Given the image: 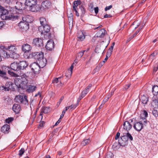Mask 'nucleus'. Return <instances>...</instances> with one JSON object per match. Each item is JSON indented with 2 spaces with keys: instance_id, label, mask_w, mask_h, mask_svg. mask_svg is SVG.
<instances>
[{
  "instance_id": "f257e3e1",
  "label": "nucleus",
  "mask_w": 158,
  "mask_h": 158,
  "mask_svg": "<svg viewBox=\"0 0 158 158\" xmlns=\"http://www.w3.org/2000/svg\"><path fill=\"white\" fill-rule=\"evenodd\" d=\"M28 66V63L25 61H20L19 62H14L10 64V68L12 70L16 71L18 74L23 76V71L26 69Z\"/></svg>"
},
{
  "instance_id": "f03ea898",
  "label": "nucleus",
  "mask_w": 158,
  "mask_h": 158,
  "mask_svg": "<svg viewBox=\"0 0 158 158\" xmlns=\"http://www.w3.org/2000/svg\"><path fill=\"white\" fill-rule=\"evenodd\" d=\"M32 56L36 59V62L41 68H43L46 65V59L44 57V53L42 52H33Z\"/></svg>"
},
{
  "instance_id": "7ed1b4c3",
  "label": "nucleus",
  "mask_w": 158,
  "mask_h": 158,
  "mask_svg": "<svg viewBox=\"0 0 158 158\" xmlns=\"http://www.w3.org/2000/svg\"><path fill=\"white\" fill-rule=\"evenodd\" d=\"M15 83L18 88L25 89L27 86L28 81L25 78L24 80L22 78H16L15 80Z\"/></svg>"
},
{
  "instance_id": "20e7f679",
  "label": "nucleus",
  "mask_w": 158,
  "mask_h": 158,
  "mask_svg": "<svg viewBox=\"0 0 158 158\" xmlns=\"http://www.w3.org/2000/svg\"><path fill=\"white\" fill-rule=\"evenodd\" d=\"M8 58L10 57L13 59H16L18 58L19 55L17 53V49L14 46H10L8 47Z\"/></svg>"
},
{
  "instance_id": "39448f33",
  "label": "nucleus",
  "mask_w": 158,
  "mask_h": 158,
  "mask_svg": "<svg viewBox=\"0 0 158 158\" xmlns=\"http://www.w3.org/2000/svg\"><path fill=\"white\" fill-rule=\"evenodd\" d=\"M50 29V27L47 24L44 26H40L38 28L39 31L41 32V34L44 35L45 38L49 36Z\"/></svg>"
},
{
  "instance_id": "423d86ee",
  "label": "nucleus",
  "mask_w": 158,
  "mask_h": 158,
  "mask_svg": "<svg viewBox=\"0 0 158 158\" xmlns=\"http://www.w3.org/2000/svg\"><path fill=\"white\" fill-rule=\"evenodd\" d=\"M15 99L16 102L19 103H22L26 105L28 104L27 97L25 95H24V97L21 95H16L15 97Z\"/></svg>"
},
{
  "instance_id": "0eeeda50",
  "label": "nucleus",
  "mask_w": 158,
  "mask_h": 158,
  "mask_svg": "<svg viewBox=\"0 0 158 158\" xmlns=\"http://www.w3.org/2000/svg\"><path fill=\"white\" fill-rule=\"evenodd\" d=\"M26 6H29V10L31 11H35V6L36 4V0H26L25 2Z\"/></svg>"
},
{
  "instance_id": "6e6552de",
  "label": "nucleus",
  "mask_w": 158,
  "mask_h": 158,
  "mask_svg": "<svg viewBox=\"0 0 158 158\" xmlns=\"http://www.w3.org/2000/svg\"><path fill=\"white\" fill-rule=\"evenodd\" d=\"M2 69H5V70L4 71H2L0 70V75L2 77H4V76L6 75L7 72L10 75L14 77H17L18 76V74L15 73L13 72H11L8 69L9 68L8 67L4 66L2 67Z\"/></svg>"
},
{
  "instance_id": "1a4fd4ad",
  "label": "nucleus",
  "mask_w": 158,
  "mask_h": 158,
  "mask_svg": "<svg viewBox=\"0 0 158 158\" xmlns=\"http://www.w3.org/2000/svg\"><path fill=\"white\" fill-rule=\"evenodd\" d=\"M1 17L3 20H11L13 18V16L12 15H8V11L3 8Z\"/></svg>"
},
{
  "instance_id": "9d476101",
  "label": "nucleus",
  "mask_w": 158,
  "mask_h": 158,
  "mask_svg": "<svg viewBox=\"0 0 158 158\" xmlns=\"http://www.w3.org/2000/svg\"><path fill=\"white\" fill-rule=\"evenodd\" d=\"M13 84L11 82H6L5 86H2L0 88L2 90L4 89L6 91H8L10 89H13Z\"/></svg>"
},
{
  "instance_id": "9b49d317",
  "label": "nucleus",
  "mask_w": 158,
  "mask_h": 158,
  "mask_svg": "<svg viewBox=\"0 0 158 158\" xmlns=\"http://www.w3.org/2000/svg\"><path fill=\"white\" fill-rule=\"evenodd\" d=\"M32 43L33 45L38 47H41L43 46V40L39 38L34 39Z\"/></svg>"
},
{
  "instance_id": "f8f14e48",
  "label": "nucleus",
  "mask_w": 158,
  "mask_h": 158,
  "mask_svg": "<svg viewBox=\"0 0 158 158\" xmlns=\"http://www.w3.org/2000/svg\"><path fill=\"white\" fill-rule=\"evenodd\" d=\"M30 67L32 71L35 73H37L40 70V67L37 63L34 62L31 64Z\"/></svg>"
},
{
  "instance_id": "ddd939ff",
  "label": "nucleus",
  "mask_w": 158,
  "mask_h": 158,
  "mask_svg": "<svg viewBox=\"0 0 158 158\" xmlns=\"http://www.w3.org/2000/svg\"><path fill=\"white\" fill-rule=\"evenodd\" d=\"M134 129L138 131H140L143 127V124L141 121L136 122L133 126Z\"/></svg>"
},
{
  "instance_id": "4468645a",
  "label": "nucleus",
  "mask_w": 158,
  "mask_h": 158,
  "mask_svg": "<svg viewBox=\"0 0 158 158\" xmlns=\"http://www.w3.org/2000/svg\"><path fill=\"white\" fill-rule=\"evenodd\" d=\"M19 26L21 28L26 31L29 28V23L23 21H21L19 23Z\"/></svg>"
},
{
  "instance_id": "2eb2a0df",
  "label": "nucleus",
  "mask_w": 158,
  "mask_h": 158,
  "mask_svg": "<svg viewBox=\"0 0 158 158\" xmlns=\"http://www.w3.org/2000/svg\"><path fill=\"white\" fill-rule=\"evenodd\" d=\"M54 42L52 40L48 41L46 45V49L49 51L52 50L54 48Z\"/></svg>"
},
{
  "instance_id": "dca6fc26",
  "label": "nucleus",
  "mask_w": 158,
  "mask_h": 158,
  "mask_svg": "<svg viewBox=\"0 0 158 158\" xmlns=\"http://www.w3.org/2000/svg\"><path fill=\"white\" fill-rule=\"evenodd\" d=\"M122 139H124L125 141H128L129 139L130 141L133 140V138L129 132L125 133L122 136Z\"/></svg>"
},
{
  "instance_id": "f3484780",
  "label": "nucleus",
  "mask_w": 158,
  "mask_h": 158,
  "mask_svg": "<svg viewBox=\"0 0 158 158\" xmlns=\"http://www.w3.org/2000/svg\"><path fill=\"white\" fill-rule=\"evenodd\" d=\"M107 45L105 47H103L102 45H101L100 46H97L95 49V52L97 53L102 52L103 51V53L104 51L107 46Z\"/></svg>"
},
{
  "instance_id": "a211bd4d",
  "label": "nucleus",
  "mask_w": 158,
  "mask_h": 158,
  "mask_svg": "<svg viewBox=\"0 0 158 158\" xmlns=\"http://www.w3.org/2000/svg\"><path fill=\"white\" fill-rule=\"evenodd\" d=\"M22 48L25 52H28L31 49V47L29 44H26L23 45Z\"/></svg>"
},
{
  "instance_id": "6ab92c4d",
  "label": "nucleus",
  "mask_w": 158,
  "mask_h": 158,
  "mask_svg": "<svg viewBox=\"0 0 158 158\" xmlns=\"http://www.w3.org/2000/svg\"><path fill=\"white\" fill-rule=\"evenodd\" d=\"M123 128L127 131L131 129L132 127V125L130 123L127 121H125L123 124Z\"/></svg>"
},
{
  "instance_id": "aec40b11",
  "label": "nucleus",
  "mask_w": 158,
  "mask_h": 158,
  "mask_svg": "<svg viewBox=\"0 0 158 158\" xmlns=\"http://www.w3.org/2000/svg\"><path fill=\"white\" fill-rule=\"evenodd\" d=\"M51 2L48 1H45L43 2L41 4L42 6L44 9H47L49 8L51 6Z\"/></svg>"
},
{
  "instance_id": "412c9836",
  "label": "nucleus",
  "mask_w": 158,
  "mask_h": 158,
  "mask_svg": "<svg viewBox=\"0 0 158 158\" xmlns=\"http://www.w3.org/2000/svg\"><path fill=\"white\" fill-rule=\"evenodd\" d=\"M0 54L2 58H8V52H7L4 50L2 49L0 50Z\"/></svg>"
},
{
  "instance_id": "4be33fe9",
  "label": "nucleus",
  "mask_w": 158,
  "mask_h": 158,
  "mask_svg": "<svg viewBox=\"0 0 158 158\" xmlns=\"http://www.w3.org/2000/svg\"><path fill=\"white\" fill-rule=\"evenodd\" d=\"M106 31L104 29H101L97 34V37L100 38H103L105 34Z\"/></svg>"
},
{
  "instance_id": "5701e85b",
  "label": "nucleus",
  "mask_w": 158,
  "mask_h": 158,
  "mask_svg": "<svg viewBox=\"0 0 158 158\" xmlns=\"http://www.w3.org/2000/svg\"><path fill=\"white\" fill-rule=\"evenodd\" d=\"M9 129L10 126L7 124H6L1 128V131L5 133H8Z\"/></svg>"
},
{
  "instance_id": "b1692460",
  "label": "nucleus",
  "mask_w": 158,
  "mask_h": 158,
  "mask_svg": "<svg viewBox=\"0 0 158 158\" xmlns=\"http://www.w3.org/2000/svg\"><path fill=\"white\" fill-rule=\"evenodd\" d=\"M12 109L15 113H18L20 110V107L19 104H14L13 105Z\"/></svg>"
},
{
  "instance_id": "393cba45",
  "label": "nucleus",
  "mask_w": 158,
  "mask_h": 158,
  "mask_svg": "<svg viewBox=\"0 0 158 158\" xmlns=\"http://www.w3.org/2000/svg\"><path fill=\"white\" fill-rule=\"evenodd\" d=\"M37 89L36 86L35 85H29L28 87V89H27V92L30 93H32Z\"/></svg>"
},
{
  "instance_id": "a878e982",
  "label": "nucleus",
  "mask_w": 158,
  "mask_h": 158,
  "mask_svg": "<svg viewBox=\"0 0 158 158\" xmlns=\"http://www.w3.org/2000/svg\"><path fill=\"white\" fill-rule=\"evenodd\" d=\"M79 11H81V16L83 17L85 13V8L82 6H79V8L78 9Z\"/></svg>"
},
{
  "instance_id": "bb28decb",
  "label": "nucleus",
  "mask_w": 158,
  "mask_h": 158,
  "mask_svg": "<svg viewBox=\"0 0 158 158\" xmlns=\"http://www.w3.org/2000/svg\"><path fill=\"white\" fill-rule=\"evenodd\" d=\"M31 17L30 16H25L24 17H23L22 20L21 21H23L24 22H27V23H30L31 22V20H30V19Z\"/></svg>"
},
{
  "instance_id": "cd10ccee",
  "label": "nucleus",
  "mask_w": 158,
  "mask_h": 158,
  "mask_svg": "<svg viewBox=\"0 0 158 158\" xmlns=\"http://www.w3.org/2000/svg\"><path fill=\"white\" fill-rule=\"evenodd\" d=\"M152 92L154 95L158 94V86L156 85H154L152 88Z\"/></svg>"
},
{
  "instance_id": "c85d7f7f",
  "label": "nucleus",
  "mask_w": 158,
  "mask_h": 158,
  "mask_svg": "<svg viewBox=\"0 0 158 158\" xmlns=\"http://www.w3.org/2000/svg\"><path fill=\"white\" fill-rule=\"evenodd\" d=\"M40 23L41 25L40 26H44L47 24V21L46 19L44 17H41L40 19Z\"/></svg>"
},
{
  "instance_id": "c756f323",
  "label": "nucleus",
  "mask_w": 158,
  "mask_h": 158,
  "mask_svg": "<svg viewBox=\"0 0 158 158\" xmlns=\"http://www.w3.org/2000/svg\"><path fill=\"white\" fill-rule=\"evenodd\" d=\"M122 136L121 137V139L118 140L119 144L121 146L124 147L127 143V141H125L124 139H122Z\"/></svg>"
},
{
  "instance_id": "7c9ffc66",
  "label": "nucleus",
  "mask_w": 158,
  "mask_h": 158,
  "mask_svg": "<svg viewBox=\"0 0 158 158\" xmlns=\"http://www.w3.org/2000/svg\"><path fill=\"white\" fill-rule=\"evenodd\" d=\"M77 38L79 40L81 41H83L85 39V36L83 34L82 32H80L78 33L77 35Z\"/></svg>"
},
{
  "instance_id": "2f4dec72",
  "label": "nucleus",
  "mask_w": 158,
  "mask_h": 158,
  "mask_svg": "<svg viewBox=\"0 0 158 158\" xmlns=\"http://www.w3.org/2000/svg\"><path fill=\"white\" fill-rule=\"evenodd\" d=\"M120 146H121L119 144L118 142H115L113 144L112 148L114 150H116L119 149Z\"/></svg>"
},
{
  "instance_id": "473e14b6",
  "label": "nucleus",
  "mask_w": 158,
  "mask_h": 158,
  "mask_svg": "<svg viewBox=\"0 0 158 158\" xmlns=\"http://www.w3.org/2000/svg\"><path fill=\"white\" fill-rule=\"evenodd\" d=\"M142 102L143 104H146L148 101V98L145 96H143L141 98Z\"/></svg>"
},
{
  "instance_id": "72a5a7b5",
  "label": "nucleus",
  "mask_w": 158,
  "mask_h": 158,
  "mask_svg": "<svg viewBox=\"0 0 158 158\" xmlns=\"http://www.w3.org/2000/svg\"><path fill=\"white\" fill-rule=\"evenodd\" d=\"M90 140L89 139L84 140L81 143V144L83 146H85L90 142Z\"/></svg>"
},
{
  "instance_id": "f704fd0d",
  "label": "nucleus",
  "mask_w": 158,
  "mask_h": 158,
  "mask_svg": "<svg viewBox=\"0 0 158 158\" xmlns=\"http://www.w3.org/2000/svg\"><path fill=\"white\" fill-rule=\"evenodd\" d=\"M68 21L69 27L70 26L72 27L73 23V18L72 15L71 16L69 17Z\"/></svg>"
},
{
  "instance_id": "c9c22d12",
  "label": "nucleus",
  "mask_w": 158,
  "mask_h": 158,
  "mask_svg": "<svg viewBox=\"0 0 158 158\" xmlns=\"http://www.w3.org/2000/svg\"><path fill=\"white\" fill-rule=\"evenodd\" d=\"M152 104L155 108H156L158 107V99H153L152 101Z\"/></svg>"
},
{
  "instance_id": "e433bc0d",
  "label": "nucleus",
  "mask_w": 158,
  "mask_h": 158,
  "mask_svg": "<svg viewBox=\"0 0 158 158\" xmlns=\"http://www.w3.org/2000/svg\"><path fill=\"white\" fill-rule=\"evenodd\" d=\"M3 100L6 103H9L11 102V99L8 96L4 97L3 98Z\"/></svg>"
},
{
  "instance_id": "4c0bfd02",
  "label": "nucleus",
  "mask_w": 158,
  "mask_h": 158,
  "mask_svg": "<svg viewBox=\"0 0 158 158\" xmlns=\"http://www.w3.org/2000/svg\"><path fill=\"white\" fill-rule=\"evenodd\" d=\"M114 156L113 154L111 152H108L106 156V158H113Z\"/></svg>"
},
{
  "instance_id": "58836bf2",
  "label": "nucleus",
  "mask_w": 158,
  "mask_h": 158,
  "mask_svg": "<svg viewBox=\"0 0 158 158\" xmlns=\"http://www.w3.org/2000/svg\"><path fill=\"white\" fill-rule=\"evenodd\" d=\"M89 48H88L87 50H83L80 52H79L78 54V57H79L80 58H81V57L82 56H83V54H84V53L85 52H87L89 50Z\"/></svg>"
},
{
  "instance_id": "ea45409f",
  "label": "nucleus",
  "mask_w": 158,
  "mask_h": 158,
  "mask_svg": "<svg viewBox=\"0 0 158 158\" xmlns=\"http://www.w3.org/2000/svg\"><path fill=\"white\" fill-rule=\"evenodd\" d=\"M89 90L87 89H85L83 90L81 93V94L83 95V96L85 97V95L88 93Z\"/></svg>"
},
{
  "instance_id": "a19ab883",
  "label": "nucleus",
  "mask_w": 158,
  "mask_h": 158,
  "mask_svg": "<svg viewBox=\"0 0 158 158\" xmlns=\"http://www.w3.org/2000/svg\"><path fill=\"white\" fill-rule=\"evenodd\" d=\"M25 152V150L24 148H22L19 151V155L21 156Z\"/></svg>"
},
{
  "instance_id": "79ce46f5",
  "label": "nucleus",
  "mask_w": 158,
  "mask_h": 158,
  "mask_svg": "<svg viewBox=\"0 0 158 158\" xmlns=\"http://www.w3.org/2000/svg\"><path fill=\"white\" fill-rule=\"evenodd\" d=\"M152 114L154 116L157 117H158V111L156 110H154L152 111Z\"/></svg>"
},
{
  "instance_id": "37998d69",
  "label": "nucleus",
  "mask_w": 158,
  "mask_h": 158,
  "mask_svg": "<svg viewBox=\"0 0 158 158\" xmlns=\"http://www.w3.org/2000/svg\"><path fill=\"white\" fill-rule=\"evenodd\" d=\"M14 120L13 118H8L6 119V123H9Z\"/></svg>"
},
{
  "instance_id": "c03bdc74",
  "label": "nucleus",
  "mask_w": 158,
  "mask_h": 158,
  "mask_svg": "<svg viewBox=\"0 0 158 158\" xmlns=\"http://www.w3.org/2000/svg\"><path fill=\"white\" fill-rule=\"evenodd\" d=\"M61 78V77H59L58 78H56L54 79L52 81V83H57L59 82V79H60Z\"/></svg>"
},
{
  "instance_id": "a18cd8bd",
  "label": "nucleus",
  "mask_w": 158,
  "mask_h": 158,
  "mask_svg": "<svg viewBox=\"0 0 158 158\" xmlns=\"http://www.w3.org/2000/svg\"><path fill=\"white\" fill-rule=\"evenodd\" d=\"M143 26H141L139 28V29L138 30H137L136 32H135V34H133V37H134L139 32V31L141 29H142V28H143Z\"/></svg>"
},
{
  "instance_id": "49530a36",
  "label": "nucleus",
  "mask_w": 158,
  "mask_h": 158,
  "mask_svg": "<svg viewBox=\"0 0 158 158\" xmlns=\"http://www.w3.org/2000/svg\"><path fill=\"white\" fill-rule=\"evenodd\" d=\"M77 1H74L73 3V10H76V8H77V6L76 4H77Z\"/></svg>"
},
{
  "instance_id": "de8ad7c7",
  "label": "nucleus",
  "mask_w": 158,
  "mask_h": 158,
  "mask_svg": "<svg viewBox=\"0 0 158 158\" xmlns=\"http://www.w3.org/2000/svg\"><path fill=\"white\" fill-rule=\"evenodd\" d=\"M84 97L83 96V95H82L81 94L80 96L78 98L77 100V105H78L79 102L81 99L82 98Z\"/></svg>"
},
{
  "instance_id": "09e8293b",
  "label": "nucleus",
  "mask_w": 158,
  "mask_h": 158,
  "mask_svg": "<svg viewBox=\"0 0 158 158\" xmlns=\"http://www.w3.org/2000/svg\"><path fill=\"white\" fill-rule=\"evenodd\" d=\"M158 69V63L156 64V66L154 67L153 70V72H156Z\"/></svg>"
},
{
  "instance_id": "8fccbe9b",
  "label": "nucleus",
  "mask_w": 158,
  "mask_h": 158,
  "mask_svg": "<svg viewBox=\"0 0 158 158\" xmlns=\"http://www.w3.org/2000/svg\"><path fill=\"white\" fill-rule=\"evenodd\" d=\"M112 7V5H110L109 6H106L105 9V11H107L108 10H109L110 9H111Z\"/></svg>"
},
{
  "instance_id": "3c124183",
  "label": "nucleus",
  "mask_w": 158,
  "mask_h": 158,
  "mask_svg": "<svg viewBox=\"0 0 158 158\" xmlns=\"http://www.w3.org/2000/svg\"><path fill=\"white\" fill-rule=\"evenodd\" d=\"M78 105L76 104H72L69 106V107L71 109H72L73 108H75Z\"/></svg>"
},
{
  "instance_id": "603ef678",
  "label": "nucleus",
  "mask_w": 158,
  "mask_h": 158,
  "mask_svg": "<svg viewBox=\"0 0 158 158\" xmlns=\"http://www.w3.org/2000/svg\"><path fill=\"white\" fill-rule=\"evenodd\" d=\"M49 111V108L48 107H45L44 110V112L45 113H48Z\"/></svg>"
},
{
  "instance_id": "864d4df0",
  "label": "nucleus",
  "mask_w": 158,
  "mask_h": 158,
  "mask_svg": "<svg viewBox=\"0 0 158 158\" xmlns=\"http://www.w3.org/2000/svg\"><path fill=\"white\" fill-rule=\"evenodd\" d=\"M143 115L145 118L147 117H148V113L146 110H144L143 111Z\"/></svg>"
},
{
  "instance_id": "5fc2aeb1",
  "label": "nucleus",
  "mask_w": 158,
  "mask_h": 158,
  "mask_svg": "<svg viewBox=\"0 0 158 158\" xmlns=\"http://www.w3.org/2000/svg\"><path fill=\"white\" fill-rule=\"evenodd\" d=\"M112 52L111 51H110L108 49L106 55H107L108 56H110L111 55Z\"/></svg>"
},
{
  "instance_id": "6e6d98bb",
  "label": "nucleus",
  "mask_w": 158,
  "mask_h": 158,
  "mask_svg": "<svg viewBox=\"0 0 158 158\" xmlns=\"http://www.w3.org/2000/svg\"><path fill=\"white\" fill-rule=\"evenodd\" d=\"M75 63H73L72 65L71 66V67H70V74L71 75L72 74V70H73V64H74Z\"/></svg>"
},
{
  "instance_id": "4d7b16f0",
  "label": "nucleus",
  "mask_w": 158,
  "mask_h": 158,
  "mask_svg": "<svg viewBox=\"0 0 158 158\" xmlns=\"http://www.w3.org/2000/svg\"><path fill=\"white\" fill-rule=\"evenodd\" d=\"M94 11L95 13L97 14L98 12V7H96L94 8Z\"/></svg>"
},
{
  "instance_id": "13d9d810",
  "label": "nucleus",
  "mask_w": 158,
  "mask_h": 158,
  "mask_svg": "<svg viewBox=\"0 0 158 158\" xmlns=\"http://www.w3.org/2000/svg\"><path fill=\"white\" fill-rule=\"evenodd\" d=\"M120 134L119 132H118L117 133L115 137V139H117L119 138V137L120 136Z\"/></svg>"
},
{
  "instance_id": "bf43d9fd",
  "label": "nucleus",
  "mask_w": 158,
  "mask_h": 158,
  "mask_svg": "<svg viewBox=\"0 0 158 158\" xmlns=\"http://www.w3.org/2000/svg\"><path fill=\"white\" fill-rule=\"evenodd\" d=\"M108 99L107 97L105 98L103 101L102 103L104 104L106 102L108 101Z\"/></svg>"
},
{
  "instance_id": "052dcab7",
  "label": "nucleus",
  "mask_w": 158,
  "mask_h": 158,
  "mask_svg": "<svg viewBox=\"0 0 158 158\" xmlns=\"http://www.w3.org/2000/svg\"><path fill=\"white\" fill-rule=\"evenodd\" d=\"M4 25V22H0V29L3 27Z\"/></svg>"
},
{
  "instance_id": "680f3d73",
  "label": "nucleus",
  "mask_w": 158,
  "mask_h": 158,
  "mask_svg": "<svg viewBox=\"0 0 158 158\" xmlns=\"http://www.w3.org/2000/svg\"><path fill=\"white\" fill-rule=\"evenodd\" d=\"M112 16L110 15L106 14L104 16V18H111Z\"/></svg>"
},
{
  "instance_id": "e2e57ef3",
  "label": "nucleus",
  "mask_w": 158,
  "mask_h": 158,
  "mask_svg": "<svg viewBox=\"0 0 158 158\" xmlns=\"http://www.w3.org/2000/svg\"><path fill=\"white\" fill-rule=\"evenodd\" d=\"M110 57V56H108L107 55H106V57L104 59V60L103 61V63H105L108 59L109 57Z\"/></svg>"
},
{
  "instance_id": "0e129e2a",
  "label": "nucleus",
  "mask_w": 158,
  "mask_h": 158,
  "mask_svg": "<svg viewBox=\"0 0 158 158\" xmlns=\"http://www.w3.org/2000/svg\"><path fill=\"white\" fill-rule=\"evenodd\" d=\"M89 8L91 9L93 8V3H91L89 5Z\"/></svg>"
},
{
  "instance_id": "69168bd1",
  "label": "nucleus",
  "mask_w": 158,
  "mask_h": 158,
  "mask_svg": "<svg viewBox=\"0 0 158 158\" xmlns=\"http://www.w3.org/2000/svg\"><path fill=\"white\" fill-rule=\"evenodd\" d=\"M61 120H60V119H59L57 121V122L55 124V126H57L58 124L60 123V122Z\"/></svg>"
},
{
  "instance_id": "338daca9",
  "label": "nucleus",
  "mask_w": 158,
  "mask_h": 158,
  "mask_svg": "<svg viewBox=\"0 0 158 158\" xmlns=\"http://www.w3.org/2000/svg\"><path fill=\"white\" fill-rule=\"evenodd\" d=\"M92 86V84H89L86 89H87V90H88L89 91V89Z\"/></svg>"
},
{
  "instance_id": "774afa93",
  "label": "nucleus",
  "mask_w": 158,
  "mask_h": 158,
  "mask_svg": "<svg viewBox=\"0 0 158 158\" xmlns=\"http://www.w3.org/2000/svg\"><path fill=\"white\" fill-rule=\"evenodd\" d=\"M155 56L154 53H153L149 57L150 59H152Z\"/></svg>"
}]
</instances>
